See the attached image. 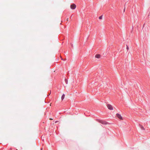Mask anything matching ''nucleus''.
I'll return each instance as SVG.
<instances>
[{
	"instance_id": "9",
	"label": "nucleus",
	"mask_w": 150,
	"mask_h": 150,
	"mask_svg": "<svg viewBox=\"0 0 150 150\" xmlns=\"http://www.w3.org/2000/svg\"><path fill=\"white\" fill-rule=\"evenodd\" d=\"M50 120H53V119H52V118H50Z\"/></svg>"
},
{
	"instance_id": "4",
	"label": "nucleus",
	"mask_w": 150,
	"mask_h": 150,
	"mask_svg": "<svg viewBox=\"0 0 150 150\" xmlns=\"http://www.w3.org/2000/svg\"><path fill=\"white\" fill-rule=\"evenodd\" d=\"M99 122L101 123L103 125H107L108 124V122H106L102 120H100Z\"/></svg>"
},
{
	"instance_id": "8",
	"label": "nucleus",
	"mask_w": 150,
	"mask_h": 150,
	"mask_svg": "<svg viewBox=\"0 0 150 150\" xmlns=\"http://www.w3.org/2000/svg\"><path fill=\"white\" fill-rule=\"evenodd\" d=\"M127 49L128 50L129 49L128 47L127 46Z\"/></svg>"
},
{
	"instance_id": "3",
	"label": "nucleus",
	"mask_w": 150,
	"mask_h": 150,
	"mask_svg": "<svg viewBox=\"0 0 150 150\" xmlns=\"http://www.w3.org/2000/svg\"><path fill=\"white\" fill-rule=\"evenodd\" d=\"M116 116L117 117L121 120H123V118L121 115L118 113L116 114Z\"/></svg>"
},
{
	"instance_id": "7",
	"label": "nucleus",
	"mask_w": 150,
	"mask_h": 150,
	"mask_svg": "<svg viewBox=\"0 0 150 150\" xmlns=\"http://www.w3.org/2000/svg\"><path fill=\"white\" fill-rule=\"evenodd\" d=\"M99 19H102V16H100V17H99Z\"/></svg>"
},
{
	"instance_id": "1",
	"label": "nucleus",
	"mask_w": 150,
	"mask_h": 150,
	"mask_svg": "<svg viewBox=\"0 0 150 150\" xmlns=\"http://www.w3.org/2000/svg\"><path fill=\"white\" fill-rule=\"evenodd\" d=\"M107 107L109 110H113V108L112 106L110 104H108L107 105Z\"/></svg>"
},
{
	"instance_id": "10",
	"label": "nucleus",
	"mask_w": 150,
	"mask_h": 150,
	"mask_svg": "<svg viewBox=\"0 0 150 150\" xmlns=\"http://www.w3.org/2000/svg\"><path fill=\"white\" fill-rule=\"evenodd\" d=\"M57 121H56L55 122V123H57Z\"/></svg>"
},
{
	"instance_id": "6",
	"label": "nucleus",
	"mask_w": 150,
	"mask_h": 150,
	"mask_svg": "<svg viewBox=\"0 0 150 150\" xmlns=\"http://www.w3.org/2000/svg\"><path fill=\"white\" fill-rule=\"evenodd\" d=\"M64 97H65V95L63 94L61 97V99H62V100H63L64 99Z\"/></svg>"
},
{
	"instance_id": "5",
	"label": "nucleus",
	"mask_w": 150,
	"mask_h": 150,
	"mask_svg": "<svg viewBox=\"0 0 150 150\" xmlns=\"http://www.w3.org/2000/svg\"><path fill=\"white\" fill-rule=\"evenodd\" d=\"M95 57L96 58H99L100 57V55L99 54H97L95 55Z\"/></svg>"
},
{
	"instance_id": "2",
	"label": "nucleus",
	"mask_w": 150,
	"mask_h": 150,
	"mask_svg": "<svg viewBox=\"0 0 150 150\" xmlns=\"http://www.w3.org/2000/svg\"><path fill=\"white\" fill-rule=\"evenodd\" d=\"M76 5L74 4H73L71 5L70 8L72 9H75L76 8Z\"/></svg>"
}]
</instances>
